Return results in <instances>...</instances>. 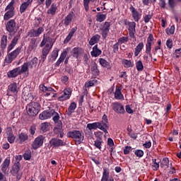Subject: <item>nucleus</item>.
I'll return each instance as SVG.
<instances>
[{"instance_id":"obj_1","label":"nucleus","mask_w":181,"mask_h":181,"mask_svg":"<svg viewBox=\"0 0 181 181\" xmlns=\"http://www.w3.org/2000/svg\"><path fill=\"white\" fill-rule=\"evenodd\" d=\"M26 111L29 117H36L40 111V105L37 102H31L26 106Z\"/></svg>"},{"instance_id":"obj_2","label":"nucleus","mask_w":181,"mask_h":181,"mask_svg":"<svg viewBox=\"0 0 181 181\" xmlns=\"http://www.w3.org/2000/svg\"><path fill=\"white\" fill-rule=\"evenodd\" d=\"M67 136L68 138H72L78 144H81L84 141V134L78 130L69 132Z\"/></svg>"},{"instance_id":"obj_3","label":"nucleus","mask_w":181,"mask_h":181,"mask_svg":"<svg viewBox=\"0 0 181 181\" xmlns=\"http://www.w3.org/2000/svg\"><path fill=\"white\" fill-rule=\"evenodd\" d=\"M13 1H11L8 4V5L6 7L5 11L6 13L4 16V21H9L11 18H13L15 16V7H13Z\"/></svg>"},{"instance_id":"obj_4","label":"nucleus","mask_w":181,"mask_h":181,"mask_svg":"<svg viewBox=\"0 0 181 181\" xmlns=\"http://www.w3.org/2000/svg\"><path fill=\"white\" fill-rule=\"evenodd\" d=\"M51 117H53L52 119L55 124V129H57L58 132H60L62 128H63V123L62 120H60V115H59V113L54 111V110H52Z\"/></svg>"},{"instance_id":"obj_5","label":"nucleus","mask_w":181,"mask_h":181,"mask_svg":"<svg viewBox=\"0 0 181 181\" xmlns=\"http://www.w3.org/2000/svg\"><path fill=\"white\" fill-rule=\"evenodd\" d=\"M10 173H11L13 176H16L18 180H21L22 172H21V163H19V161L13 164L12 169L10 170Z\"/></svg>"},{"instance_id":"obj_6","label":"nucleus","mask_w":181,"mask_h":181,"mask_svg":"<svg viewBox=\"0 0 181 181\" xmlns=\"http://www.w3.org/2000/svg\"><path fill=\"white\" fill-rule=\"evenodd\" d=\"M21 53V47H17L14 51L8 54L5 59L6 63L10 64L11 62H13L18 54Z\"/></svg>"},{"instance_id":"obj_7","label":"nucleus","mask_w":181,"mask_h":181,"mask_svg":"<svg viewBox=\"0 0 181 181\" xmlns=\"http://www.w3.org/2000/svg\"><path fill=\"white\" fill-rule=\"evenodd\" d=\"M6 29L7 32H9V33H16L19 28L16 26V22L15 20L12 19L6 23Z\"/></svg>"},{"instance_id":"obj_8","label":"nucleus","mask_w":181,"mask_h":181,"mask_svg":"<svg viewBox=\"0 0 181 181\" xmlns=\"http://www.w3.org/2000/svg\"><path fill=\"white\" fill-rule=\"evenodd\" d=\"M43 142H45V136L40 135L33 141L31 148L36 151V149H38V148L43 145Z\"/></svg>"},{"instance_id":"obj_9","label":"nucleus","mask_w":181,"mask_h":181,"mask_svg":"<svg viewBox=\"0 0 181 181\" xmlns=\"http://www.w3.org/2000/svg\"><path fill=\"white\" fill-rule=\"evenodd\" d=\"M87 128L91 131L92 129H97L98 128L101 131H103L105 134H108V131L107 129L104 128L100 122H94V123H89L87 124Z\"/></svg>"},{"instance_id":"obj_10","label":"nucleus","mask_w":181,"mask_h":181,"mask_svg":"<svg viewBox=\"0 0 181 181\" xmlns=\"http://www.w3.org/2000/svg\"><path fill=\"white\" fill-rule=\"evenodd\" d=\"M112 108L115 112H117V114H124L125 112V109H124V106L122 104L118 102H115L112 104Z\"/></svg>"},{"instance_id":"obj_11","label":"nucleus","mask_w":181,"mask_h":181,"mask_svg":"<svg viewBox=\"0 0 181 181\" xmlns=\"http://www.w3.org/2000/svg\"><path fill=\"white\" fill-rule=\"evenodd\" d=\"M9 165H11V159L7 158L1 165V172H3L4 175H9Z\"/></svg>"},{"instance_id":"obj_12","label":"nucleus","mask_w":181,"mask_h":181,"mask_svg":"<svg viewBox=\"0 0 181 181\" xmlns=\"http://www.w3.org/2000/svg\"><path fill=\"white\" fill-rule=\"evenodd\" d=\"M43 30H45L42 27H40L37 30L31 29L28 32V35L30 37H37L40 36V35H42V33H43Z\"/></svg>"},{"instance_id":"obj_13","label":"nucleus","mask_w":181,"mask_h":181,"mask_svg":"<svg viewBox=\"0 0 181 181\" xmlns=\"http://www.w3.org/2000/svg\"><path fill=\"white\" fill-rule=\"evenodd\" d=\"M51 146H54L55 148H59V146H64L66 143L64 142L63 140H60L59 139H52L49 141Z\"/></svg>"},{"instance_id":"obj_14","label":"nucleus","mask_w":181,"mask_h":181,"mask_svg":"<svg viewBox=\"0 0 181 181\" xmlns=\"http://www.w3.org/2000/svg\"><path fill=\"white\" fill-rule=\"evenodd\" d=\"M19 37H21V33L18 32V35L13 38L11 42L10 43V45L7 48V52L8 53L9 52H11V50H12V49H13L14 46H16V44L18 43V40H19Z\"/></svg>"},{"instance_id":"obj_15","label":"nucleus","mask_w":181,"mask_h":181,"mask_svg":"<svg viewBox=\"0 0 181 181\" xmlns=\"http://www.w3.org/2000/svg\"><path fill=\"white\" fill-rule=\"evenodd\" d=\"M49 118H52V110L49 111L45 110L41 112L39 115V119H49Z\"/></svg>"},{"instance_id":"obj_16","label":"nucleus","mask_w":181,"mask_h":181,"mask_svg":"<svg viewBox=\"0 0 181 181\" xmlns=\"http://www.w3.org/2000/svg\"><path fill=\"white\" fill-rule=\"evenodd\" d=\"M132 13V17L135 22H139V20L141 19V15H139V13L136 9H135L133 6H131L129 8Z\"/></svg>"},{"instance_id":"obj_17","label":"nucleus","mask_w":181,"mask_h":181,"mask_svg":"<svg viewBox=\"0 0 181 181\" xmlns=\"http://www.w3.org/2000/svg\"><path fill=\"white\" fill-rule=\"evenodd\" d=\"M19 75H21V72H19V67L15 68L14 69L8 71L7 74L8 77L10 78H13Z\"/></svg>"},{"instance_id":"obj_18","label":"nucleus","mask_w":181,"mask_h":181,"mask_svg":"<svg viewBox=\"0 0 181 181\" xmlns=\"http://www.w3.org/2000/svg\"><path fill=\"white\" fill-rule=\"evenodd\" d=\"M74 16V12L71 11L67 15V16L64 20V25L65 26H69L71 23V21L73 20V17Z\"/></svg>"},{"instance_id":"obj_19","label":"nucleus","mask_w":181,"mask_h":181,"mask_svg":"<svg viewBox=\"0 0 181 181\" xmlns=\"http://www.w3.org/2000/svg\"><path fill=\"white\" fill-rule=\"evenodd\" d=\"M76 30H77V27L71 28L69 35L64 40V43H69L70 42V40H71V37H73V36L74 35V33H76Z\"/></svg>"},{"instance_id":"obj_20","label":"nucleus","mask_w":181,"mask_h":181,"mask_svg":"<svg viewBox=\"0 0 181 181\" xmlns=\"http://www.w3.org/2000/svg\"><path fill=\"white\" fill-rule=\"evenodd\" d=\"M66 56H67V51H63L62 53L61 54L59 59L56 62L55 66L57 67H59L60 64H62V63L64 62V59H66Z\"/></svg>"},{"instance_id":"obj_21","label":"nucleus","mask_w":181,"mask_h":181,"mask_svg":"<svg viewBox=\"0 0 181 181\" xmlns=\"http://www.w3.org/2000/svg\"><path fill=\"white\" fill-rule=\"evenodd\" d=\"M76 108H77V105L76 104V103H71L68 110L66 111V115L70 117V115H71V114L74 112V110H76Z\"/></svg>"},{"instance_id":"obj_22","label":"nucleus","mask_w":181,"mask_h":181,"mask_svg":"<svg viewBox=\"0 0 181 181\" xmlns=\"http://www.w3.org/2000/svg\"><path fill=\"white\" fill-rule=\"evenodd\" d=\"M101 53H103V52L98 49V47L96 45L93 47V51L90 52V54L93 57H98Z\"/></svg>"},{"instance_id":"obj_23","label":"nucleus","mask_w":181,"mask_h":181,"mask_svg":"<svg viewBox=\"0 0 181 181\" xmlns=\"http://www.w3.org/2000/svg\"><path fill=\"white\" fill-rule=\"evenodd\" d=\"M90 71L93 76H98L100 71H98V67L95 62H92L90 64Z\"/></svg>"},{"instance_id":"obj_24","label":"nucleus","mask_w":181,"mask_h":181,"mask_svg":"<svg viewBox=\"0 0 181 181\" xmlns=\"http://www.w3.org/2000/svg\"><path fill=\"white\" fill-rule=\"evenodd\" d=\"M8 45V36L3 35L1 39V50H5L6 49V46Z\"/></svg>"},{"instance_id":"obj_25","label":"nucleus","mask_w":181,"mask_h":181,"mask_svg":"<svg viewBox=\"0 0 181 181\" xmlns=\"http://www.w3.org/2000/svg\"><path fill=\"white\" fill-rule=\"evenodd\" d=\"M101 124L102 127L105 128V129H108L109 128V123H108V117L106 115H104L102 118V121L99 122Z\"/></svg>"},{"instance_id":"obj_26","label":"nucleus","mask_w":181,"mask_h":181,"mask_svg":"<svg viewBox=\"0 0 181 181\" xmlns=\"http://www.w3.org/2000/svg\"><path fill=\"white\" fill-rule=\"evenodd\" d=\"M56 11H57V5L56 4H52L47 13V15H52V16H54L56 15Z\"/></svg>"},{"instance_id":"obj_27","label":"nucleus","mask_w":181,"mask_h":181,"mask_svg":"<svg viewBox=\"0 0 181 181\" xmlns=\"http://www.w3.org/2000/svg\"><path fill=\"white\" fill-rule=\"evenodd\" d=\"M115 98L116 100H124V95L121 92V89L119 87H116V90L115 92Z\"/></svg>"},{"instance_id":"obj_28","label":"nucleus","mask_w":181,"mask_h":181,"mask_svg":"<svg viewBox=\"0 0 181 181\" xmlns=\"http://www.w3.org/2000/svg\"><path fill=\"white\" fill-rule=\"evenodd\" d=\"M101 37L98 35H95L93 37H92L89 41V45L90 46H93V45H95V43H98V41L100 40V38Z\"/></svg>"},{"instance_id":"obj_29","label":"nucleus","mask_w":181,"mask_h":181,"mask_svg":"<svg viewBox=\"0 0 181 181\" xmlns=\"http://www.w3.org/2000/svg\"><path fill=\"white\" fill-rule=\"evenodd\" d=\"M29 69H30V66L28 64L27 62L24 63L22 65L21 69L19 68L20 74H23V73H26V71H28Z\"/></svg>"},{"instance_id":"obj_30","label":"nucleus","mask_w":181,"mask_h":181,"mask_svg":"<svg viewBox=\"0 0 181 181\" xmlns=\"http://www.w3.org/2000/svg\"><path fill=\"white\" fill-rule=\"evenodd\" d=\"M160 166L162 169H168L169 168V159L166 158H163Z\"/></svg>"},{"instance_id":"obj_31","label":"nucleus","mask_w":181,"mask_h":181,"mask_svg":"<svg viewBox=\"0 0 181 181\" xmlns=\"http://www.w3.org/2000/svg\"><path fill=\"white\" fill-rule=\"evenodd\" d=\"M144 49V42H140L135 48L134 55L136 57Z\"/></svg>"},{"instance_id":"obj_32","label":"nucleus","mask_w":181,"mask_h":181,"mask_svg":"<svg viewBox=\"0 0 181 181\" xmlns=\"http://www.w3.org/2000/svg\"><path fill=\"white\" fill-rule=\"evenodd\" d=\"M27 64H28L30 69H33V67H36V65L37 64V59L36 57H34L30 62H27Z\"/></svg>"},{"instance_id":"obj_33","label":"nucleus","mask_w":181,"mask_h":181,"mask_svg":"<svg viewBox=\"0 0 181 181\" xmlns=\"http://www.w3.org/2000/svg\"><path fill=\"white\" fill-rule=\"evenodd\" d=\"M96 83H97V80L95 79L93 81H89L88 83L85 84L83 89L85 90V91H87V88H88V87H93V86H95Z\"/></svg>"},{"instance_id":"obj_34","label":"nucleus","mask_w":181,"mask_h":181,"mask_svg":"<svg viewBox=\"0 0 181 181\" xmlns=\"http://www.w3.org/2000/svg\"><path fill=\"white\" fill-rule=\"evenodd\" d=\"M105 18H107V16H105V14H101V13H98L96 15L97 22H104V21H105Z\"/></svg>"},{"instance_id":"obj_35","label":"nucleus","mask_w":181,"mask_h":181,"mask_svg":"<svg viewBox=\"0 0 181 181\" xmlns=\"http://www.w3.org/2000/svg\"><path fill=\"white\" fill-rule=\"evenodd\" d=\"M80 50H81L80 48H77V47L74 48L72 50V56H74V57H76V59H78V56H80L81 53Z\"/></svg>"},{"instance_id":"obj_36","label":"nucleus","mask_w":181,"mask_h":181,"mask_svg":"<svg viewBox=\"0 0 181 181\" xmlns=\"http://www.w3.org/2000/svg\"><path fill=\"white\" fill-rule=\"evenodd\" d=\"M50 49H52V47H49V44H46L45 47H44L42 49V56L44 57H46V56L49 54V52H50Z\"/></svg>"},{"instance_id":"obj_37","label":"nucleus","mask_w":181,"mask_h":181,"mask_svg":"<svg viewBox=\"0 0 181 181\" xmlns=\"http://www.w3.org/2000/svg\"><path fill=\"white\" fill-rule=\"evenodd\" d=\"M95 1H97V0H83V6L86 12H88V9H89L88 5H90V2H95Z\"/></svg>"},{"instance_id":"obj_38","label":"nucleus","mask_w":181,"mask_h":181,"mask_svg":"<svg viewBox=\"0 0 181 181\" xmlns=\"http://www.w3.org/2000/svg\"><path fill=\"white\" fill-rule=\"evenodd\" d=\"M18 86H16V83H13L8 86V90L9 91H11V93H18Z\"/></svg>"},{"instance_id":"obj_39","label":"nucleus","mask_w":181,"mask_h":181,"mask_svg":"<svg viewBox=\"0 0 181 181\" xmlns=\"http://www.w3.org/2000/svg\"><path fill=\"white\" fill-rule=\"evenodd\" d=\"M18 138L21 142H25V141H27V139H28L29 136H28V134L25 133H21L19 134Z\"/></svg>"},{"instance_id":"obj_40","label":"nucleus","mask_w":181,"mask_h":181,"mask_svg":"<svg viewBox=\"0 0 181 181\" xmlns=\"http://www.w3.org/2000/svg\"><path fill=\"white\" fill-rule=\"evenodd\" d=\"M135 28H136V23L135 22L129 23V32H136Z\"/></svg>"},{"instance_id":"obj_41","label":"nucleus","mask_w":181,"mask_h":181,"mask_svg":"<svg viewBox=\"0 0 181 181\" xmlns=\"http://www.w3.org/2000/svg\"><path fill=\"white\" fill-rule=\"evenodd\" d=\"M30 158H32V152L30 151V150H28L25 152L23 155V158L25 159V160H30Z\"/></svg>"},{"instance_id":"obj_42","label":"nucleus","mask_w":181,"mask_h":181,"mask_svg":"<svg viewBox=\"0 0 181 181\" xmlns=\"http://www.w3.org/2000/svg\"><path fill=\"white\" fill-rule=\"evenodd\" d=\"M99 62H100V64H101V66H103V67H110L109 62L103 58L99 59Z\"/></svg>"},{"instance_id":"obj_43","label":"nucleus","mask_w":181,"mask_h":181,"mask_svg":"<svg viewBox=\"0 0 181 181\" xmlns=\"http://www.w3.org/2000/svg\"><path fill=\"white\" fill-rule=\"evenodd\" d=\"M103 142V139L101 138L97 139L95 141L94 146L98 148V149L101 150V144Z\"/></svg>"},{"instance_id":"obj_44","label":"nucleus","mask_w":181,"mask_h":181,"mask_svg":"<svg viewBox=\"0 0 181 181\" xmlns=\"http://www.w3.org/2000/svg\"><path fill=\"white\" fill-rule=\"evenodd\" d=\"M109 177H110V172H108V170H107V169H104L103 173L102 179H103L105 180H108Z\"/></svg>"},{"instance_id":"obj_45","label":"nucleus","mask_w":181,"mask_h":181,"mask_svg":"<svg viewBox=\"0 0 181 181\" xmlns=\"http://www.w3.org/2000/svg\"><path fill=\"white\" fill-rule=\"evenodd\" d=\"M136 67L138 71H142L144 70V64L141 61H138L136 64Z\"/></svg>"},{"instance_id":"obj_46","label":"nucleus","mask_w":181,"mask_h":181,"mask_svg":"<svg viewBox=\"0 0 181 181\" xmlns=\"http://www.w3.org/2000/svg\"><path fill=\"white\" fill-rule=\"evenodd\" d=\"M49 129V123L48 122H44L41 124V130L43 131V132H47Z\"/></svg>"},{"instance_id":"obj_47","label":"nucleus","mask_w":181,"mask_h":181,"mask_svg":"<svg viewBox=\"0 0 181 181\" xmlns=\"http://www.w3.org/2000/svg\"><path fill=\"white\" fill-rule=\"evenodd\" d=\"M28 6H29L28 5L27 3H25V2L23 3L20 7L21 13H23V12H25V11H26V9H28Z\"/></svg>"},{"instance_id":"obj_48","label":"nucleus","mask_w":181,"mask_h":181,"mask_svg":"<svg viewBox=\"0 0 181 181\" xmlns=\"http://www.w3.org/2000/svg\"><path fill=\"white\" fill-rule=\"evenodd\" d=\"M57 56H59V51L54 50L51 55V60H52V62H54V60H56V59H57Z\"/></svg>"},{"instance_id":"obj_49","label":"nucleus","mask_w":181,"mask_h":181,"mask_svg":"<svg viewBox=\"0 0 181 181\" xmlns=\"http://www.w3.org/2000/svg\"><path fill=\"white\" fill-rule=\"evenodd\" d=\"M47 45H49V47H53V39L50 37H45Z\"/></svg>"},{"instance_id":"obj_50","label":"nucleus","mask_w":181,"mask_h":181,"mask_svg":"<svg viewBox=\"0 0 181 181\" xmlns=\"http://www.w3.org/2000/svg\"><path fill=\"white\" fill-rule=\"evenodd\" d=\"M36 47H37V44H36V41L31 40L30 47H29L30 50H35Z\"/></svg>"},{"instance_id":"obj_51","label":"nucleus","mask_w":181,"mask_h":181,"mask_svg":"<svg viewBox=\"0 0 181 181\" xmlns=\"http://www.w3.org/2000/svg\"><path fill=\"white\" fill-rule=\"evenodd\" d=\"M134 153L138 158H142L144 156V151L142 150H136Z\"/></svg>"},{"instance_id":"obj_52","label":"nucleus","mask_w":181,"mask_h":181,"mask_svg":"<svg viewBox=\"0 0 181 181\" xmlns=\"http://www.w3.org/2000/svg\"><path fill=\"white\" fill-rule=\"evenodd\" d=\"M151 42H147L146 47V53L147 54H151V50H152V48H151Z\"/></svg>"},{"instance_id":"obj_53","label":"nucleus","mask_w":181,"mask_h":181,"mask_svg":"<svg viewBox=\"0 0 181 181\" xmlns=\"http://www.w3.org/2000/svg\"><path fill=\"white\" fill-rule=\"evenodd\" d=\"M123 63L124 64V67H132V62L131 60H127L125 59L123 61Z\"/></svg>"},{"instance_id":"obj_54","label":"nucleus","mask_w":181,"mask_h":181,"mask_svg":"<svg viewBox=\"0 0 181 181\" xmlns=\"http://www.w3.org/2000/svg\"><path fill=\"white\" fill-rule=\"evenodd\" d=\"M15 135L8 136H7V140L9 142V144H13V142H15Z\"/></svg>"},{"instance_id":"obj_55","label":"nucleus","mask_w":181,"mask_h":181,"mask_svg":"<svg viewBox=\"0 0 181 181\" xmlns=\"http://www.w3.org/2000/svg\"><path fill=\"white\" fill-rule=\"evenodd\" d=\"M6 134H7L8 136H13V132L12 131V128L11 127H8L6 129Z\"/></svg>"},{"instance_id":"obj_56","label":"nucleus","mask_w":181,"mask_h":181,"mask_svg":"<svg viewBox=\"0 0 181 181\" xmlns=\"http://www.w3.org/2000/svg\"><path fill=\"white\" fill-rule=\"evenodd\" d=\"M119 49V42H117L113 45V52L114 53H117Z\"/></svg>"},{"instance_id":"obj_57","label":"nucleus","mask_w":181,"mask_h":181,"mask_svg":"<svg viewBox=\"0 0 181 181\" xmlns=\"http://www.w3.org/2000/svg\"><path fill=\"white\" fill-rule=\"evenodd\" d=\"M110 26H111V25L110 24V23L108 22H105L103 27L102 28L103 30H110Z\"/></svg>"},{"instance_id":"obj_58","label":"nucleus","mask_w":181,"mask_h":181,"mask_svg":"<svg viewBox=\"0 0 181 181\" xmlns=\"http://www.w3.org/2000/svg\"><path fill=\"white\" fill-rule=\"evenodd\" d=\"M168 5H169L170 8L173 9V8H175V6L176 5V3L175 2V0H168Z\"/></svg>"},{"instance_id":"obj_59","label":"nucleus","mask_w":181,"mask_h":181,"mask_svg":"<svg viewBox=\"0 0 181 181\" xmlns=\"http://www.w3.org/2000/svg\"><path fill=\"white\" fill-rule=\"evenodd\" d=\"M127 42H128V37H122L118 40L119 43H125Z\"/></svg>"},{"instance_id":"obj_60","label":"nucleus","mask_w":181,"mask_h":181,"mask_svg":"<svg viewBox=\"0 0 181 181\" xmlns=\"http://www.w3.org/2000/svg\"><path fill=\"white\" fill-rule=\"evenodd\" d=\"M151 19H152V16L151 14L146 15V16H144V22L145 23H148V22H149V21H151Z\"/></svg>"},{"instance_id":"obj_61","label":"nucleus","mask_w":181,"mask_h":181,"mask_svg":"<svg viewBox=\"0 0 181 181\" xmlns=\"http://www.w3.org/2000/svg\"><path fill=\"white\" fill-rule=\"evenodd\" d=\"M166 46L168 49H172L173 46V41L171 40H168L166 42Z\"/></svg>"},{"instance_id":"obj_62","label":"nucleus","mask_w":181,"mask_h":181,"mask_svg":"<svg viewBox=\"0 0 181 181\" xmlns=\"http://www.w3.org/2000/svg\"><path fill=\"white\" fill-rule=\"evenodd\" d=\"M132 149V147L127 146L124 149V155H128L129 153V151Z\"/></svg>"},{"instance_id":"obj_63","label":"nucleus","mask_w":181,"mask_h":181,"mask_svg":"<svg viewBox=\"0 0 181 181\" xmlns=\"http://www.w3.org/2000/svg\"><path fill=\"white\" fill-rule=\"evenodd\" d=\"M6 176V175L0 172V181H8Z\"/></svg>"},{"instance_id":"obj_64","label":"nucleus","mask_w":181,"mask_h":181,"mask_svg":"<svg viewBox=\"0 0 181 181\" xmlns=\"http://www.w3.org/2000/svg\"><path fill=\"white\" fill-rule=\"evenodd\" d=\"M69 97H67L66 95L63 94L62 96H60L58 100L59 101H65V100H68Z\"/></svg>"}]
</instances>
